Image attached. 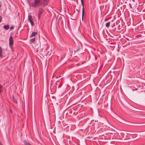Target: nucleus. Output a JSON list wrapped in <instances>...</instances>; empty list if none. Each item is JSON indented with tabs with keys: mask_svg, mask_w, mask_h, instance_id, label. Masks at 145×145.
Listing matches in <instances>:
<instances>
[{
	"mask_svg": "<svg viewBox=\"0 0 145 145\" xmlns=\"http://www.w3.org/2000/svg\"><path fill=\"white\" fill-rule=\"evenodd\" d=\"M24 142L25 145H31L30 144L27 142L26 140H24Z\"/></svg>",
	"mask_w": 145,
	"mask_h": 145,
	"instance_id": "obj_9",
	"label": "nucleus"
},
{
	"mask_svg": "<svg viewBox=\"0 0 145 145\" xmlns=\"http://www.w3.org/2000/svg\"><path fill=\"white\" fill-rule=\"evenodd\" d=\"M81 2L82 4V20H83V17L84 15V3H83V0H81Z\"/></svg>",
	"mask_w": 145,
	"mask_h": 145,
	"instance_id": "obj_4",
	"label": "nucleus"
},
{
	"mask_svg": "<svg viewBox=\"0 0 145 145\" xmlns=\"http://www.w3.org/2000/svg\"><path fill=\"white\" fill-rule=\"evenodd\" d=\"M110 24V22H108L107 23H106L105 24V25H106V27H109Z\"/></svg>",
	"mask_w": 145,
	"mask_h": 145,
	"instance_id": "obj_11",
	"label": "nucleus"
},
{
	"mask_svg": "<svg viewBox=\"0 0 145 145\" xmlns=\"http://www.w3.org/2000/svg\"><path fill=\"white\" fill-rule=\"evenodd\" d=\"M14 28V27L13 26H11L10 27V29H13Z\"/></svg>",
	"mask_w": 145,
	"mask_h": 145,
	"instance_id": "obj_15",
	"label": "nucleus"
},
{
	"mask_svg": "<svg viewBox=\"0 0 145 145\" xmlns=\"http://www.w3.org/2000/svg\"><path fill=\"white\" fill-rule=\"evenodd\" d=\"M2 86L0 85V93L2 92Z\"/></svg>",
	"mask_w": 145,
	"mask_h": 145,
	"instance_id": "obj_14",
	"label": "nucleus"
},
{
	"mask_svg": "<svg viewBox=\"0 0 145 145\" xmlns=\"http://www.w3.org/2000/svg\"><path fill=\"white\" fill-rule=\"evenodd\" d=\"M37 34V32H33L32 33L31 35L30 36V37H34Z\"/></svg>",
	"mask_w": 145,
	"mask_h": 145,
	"instance_id": "obj_7",
	"label": "nucleus"
},
{
	"mask_svg": "<svg viewBox=\"0 0 145 145\" xmlns=\"http://www.w3.org/2000/svg\"><path fill=\"white\" fill-rule=\"evenodd\" d=\"M3 28L5 30H8L9 27V25H4L3 26Z\"/></svg>",
	"mask_w": 145,
	"mask_h": 145,
	"instance_id": "obj_8",
	"label": "nucleus"
},
{
	"mask_svg": "<svg viewBox=\"0 0 145 145\" xmlns=\"http://www.w3.org/2000/svg\"><path fill=\"white\" fill-rule=\"evenodd\" d=\"M42 4V0H34V2L30 3V5L33 7L36 8L40 6Z\"/></svg>",
	"mask_w": 145,
	"mask_h": 145,
	"instance_id": "obj_1",
	"label": "nucleus"
},
{
	"mask_svg": "<svg viewBox=\"0 0 145 145\" xmlns=\"http://www.w3.org/2000/svg\"><path fill=\"white\" fill-rule=\"evenodd\" d=\"M2 20V18L1 16H0V22H1Z\"/></svg>",
	"mask_w": 145,
	"mask_h": 145,
	"instance_id": "obj_16",
	"label": "nucleus"
},
{
	"mask_svg": "<svg viewBox=\"0 0 145 145\" xmlns=\"http://www.w3.org/2000/svg\"><path fill=\"white\" fill-rule=\"evenodd\" d=\"M13 101L15 103H16L17 104V101L16 99H15V98L13 97Z\"/></svg>",
	"mask_w": 145,
	"mask_h": 145,
	"instance_id": "obj_13",
	"label": "nucleus"
},
{
	"mask_svg": "<svg viewBox=\"0 0 145 145\" xmlns=\"http://www.w3.org/2000/svg\"><path fill=\"white\" fill-rule=\"evenodd\" d=\"M28 19L32 26L34 25V23L32 20V16L31 15H29L28 16Z\"/></svg>",
	"mask_w": 145,
	"mask_h": 145,
	"instance_id": "obj_3",
	"label": "nucleus"
},
{
	"mask_svg": "<svg viewBox=\"0 0 145 145\" xmlns=\"http://www.w3.org/2000/svg\"><path fill=\"white\" fill-rule=\"evenodd\" d=\"M2 49L1 47H0V57H2L3 56L2 53Z\"/></svg>",
	"mask_w": 145,
	"mask_h": 145,
	"instance_id": "obj_12",
	"label": "nucleus"
},
{
	"mask_svg": "<svg viewBox=\"0 0 145 145\" xmlns=\"http://www.w3.org/2000/svg\"><path fill=\"white\" fill-rule=\"evenodd\" d=\"M9 45L10 46H12L13 43V40L11 36L9 40Z\"/></svg>",
	"mask_w": 145,
	"mask_h": 145,
	"instance_id": "obj_5",
	"label": "nucleus"
},
{
	"mask_svg": "<svg viewBox=\"0 0 145 145\" xmlns=\"http://www.w3.org/2000/svg\"><path fill=\"white\" fill-rule=\"evenodd\" d=\"M43 7H40L38 10V17L39 19H40V16L42 14L44 11Z\"/></svg>",
	"mask_w": 145,
	"mask_h": 145,
	"instance_id": "obj_2",
	"label": "nucleus"
},
{
	"mask_svg": "<svg viewBox=\"0 0 145 145\" xmlns=\"http://www.w3.org/2000/svg\"><path fill=\"white\" fill-rule=\"evenodd\" d=\"M2 6L1 3V1H0V7H1Z\"/></svg>",
	"mask_w": 145,
	"mask_h": 145,
	"instance_id": "obj_17",
	"label": "nucleus"
},
{
	"mask_svg": "<svg viewBox=\"0 0 145 145\" xmlns=\"http://www.w3.org/2000/svg\"><path fill=\"white\" fill-rule=\"evenodd\" d=\"M35 41V38H33L30 39V42L31 43H33Z\"/></svg>",
	"mask_w": 145,
	"mask_h": 145,
	"instance_id": "obj_10",
	"label": "nucleus"
},
{
	"mask_svg": "<svg viewBox=\"0 0 145 145\" xmlns=\"http://www.w3.org/2000/svg\"><path fill=\"white\" fill-rule=\"evenodd\" d=\"M49 0H43L42 1V4L44 6H46L48 4Z\"/></svg>",
	"mask_w": 145,
	"mask_h": 145,
	"instance_id": "obj_6",
	"label": "nucleus"
}]
</instances>
